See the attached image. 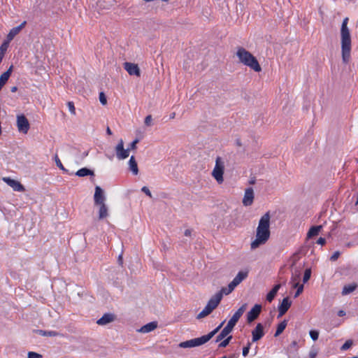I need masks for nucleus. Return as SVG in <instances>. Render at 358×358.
I'll use <instances>...</instances> for the list:
<instances>
[{
    "label": "nucleus",
    "mask_w": 358,
    "mask_h": 358,
    "mask_svg": "<svg viewBox=\"0 0 358 358\" xmlns=\"http://www.w3.org/2000/svg\"><path fill=\"white\" fill-rule=\"evenodd\" d=\"M184 234L185 236H190L192 234V230L191 229H186L184 232Z\"/></svg>",
    "instance_id": "nucleus-49"
},
{
    "label": "nucleus",
    "mask_w": 358,
    "mask_h": 358,
    "mask_svg": "<svg viewBox=\"0 0 358 358\" xmlns=\"http://www.w3.org/2000/svg\"><path fill=\"white\" fill-rule=\"evenodd\" d=\"M10 41H8V40L6 39V41H4L1 45L0 46V55L1 57H3L4 56V54L6 52V51L7 50V48L8 47V44Z\"/></svg>",
    "instance_id": "nucleus-29"
},
{
    "label": "nucleus",
    "mask_w": 358,
    "mask_h": 358,
    "mask_svg": "<svg viewBox=\"0 0 358 358\" xmlns=\"http://www.w3.org/2000/svg\"><path fill=\"white\" fill-rule=\"evenodd\" d=\"M55 163L57 166L62 171H66V169L64 167L63 164H62L60 159L58 158V157L55 156Z\"/></svg>",
    "instance_id": "nucleus-38"
},
{
    "label": "nucleus",
    "mask_w": 358,
    "mask_h": 358,
    "mask_svg": "<svg viewBox=\"0 0 358 358\" xmlns=\"http://www.w3.org/2000/svg\"><path fill=\"white\" fill-rule=\"evenodd\" d=\"M99 101L102 105H106L107 103V99L103 92L99 93Z\"/></svg>",
    "instance_id": "nucleus-36"
},
{
    "label": "nucleus",
    "mask_w": 358,
    "mask_h": 358,
    "mask_svg": "<svg viewBox=\"0 0 358 358\" xmlns=\"http://www.w3.org/2000/svg\"><path fill=\"white\" fill-rule=\"evenodd\" d=\"M124 68L130 76H141V70L138 64L131 62H124Z\"/></svg>",
    "instance_id": "nucleus-12"
},
{
    "label": "nucleus",
    "mask_w": 358,
    "mask_h": 358,
    "mask_svg": "<svg viewBox=\"0 0 358 358\" xmlns=\"http://www.w3.org/2000/svg\"><path fill=\"white\" fill-rule=\"evenodd\" d=\"M280 287V284L275 285L274 287L267 294L266 300L268 302H271L273 300Z\"/></svg>",
    "instance_id": "nucleus-24"
},
{
    "label": "nucleus",
    "mask_w": 358,
    "mask_h": 358,
    "mask_svg": "<svg viewBox=\"0 0 358 358\" xmlns=\"http://www.w3.org/2000/svg\"><path fill=\"white\" fill-rule=\"evenodd\" d=\"M119 260L122 261V256L121 255L119 257Z\"/></svg>",
    "instance_id": "nucleus-56"
},
{
    "label": "nucleus",
    "mask_w": 358,
    "mask_h": 358,
    "mask_svg": "<svg viewBox=\"0 0 358 358\" xmlns=\"http://www.w3.org/2000/svg\"><path fill=\"white\" fill-rule=\"evenodd\" d=\"M353 345L352 340H348L345 343L341 346V350H347Z\"/></svg>",
    "instance_id": "nucleus-33"
},
{
    "label": "nucleus",
    "mask_w": 358,
    "mask_h": 358,
    "mask_svg": "<svg viewBox=\"0 0 358 358\" xmlns=\"http://www.w3.org/2000/svg\"><path fill=\"white\" fill-rule=\"evenodd\" d=\"M349 18L345 17L341 27V44L342 60L347 64L350 59L352 40L350 29L348 27Z\"/></svg>",
    "instance_id": "nucleus-2"
},
{
    "label": "nucleus",
    "mask_w": 358,
    "mask_h": 358,
    "mask_svg": "<svg viewBox=\"0 0 358 358\" xmlns=\"http://www.w3.org/2000/svg\"><path fill=\"white\" fill-rule=\"evenodd\" d=\"M222 297L221 294L215 293L208 301L205 308L197 315L196 319H202L210 315L220 304Z\"/></svg>",
    "instance_id": "nucleus-5"
},
{
    "label": "nucleus",
    "mask_w": 358,
    "mask_h": 358,
    "mask_svg": "<svg viewBox=\"0 0 358 358\" xmlns=\"http://www.w3.org/2000/svg\"><path fill=\"white\" fill-rule=\"evenodd\" d=\"M116 157L119 160L127 159L129 156V148L124 149V141L120 139L115 147Z\"/></svg>",
    "instance_id": "nucleus-9"
},
{
    "label": "nucleus",
    "mask_w": 358,
    "mask_h": 358,
    "mask_svg": "<svg viewBox=\"0 0 358 358\" xmlns=\"http://www.w3.org/2000/svg\"><path fill=\"white\" fill-rule=\"evenodd\" d=\"M224 162L220 157H217L215 160V166L212 171V176L219 184L222 183L224 181Z\"/></svg>",
    "instance_id": "nucleus-7"
},
{
    "label": "nucleus",
    "mask_w": 358,
    "mask_h": 358,
    "mask_svg": "<svg viewBox=\"0 0 358 358\" xmlns=\"http://www.w3.org/2000/svg\"><path fill=\"white\" fill-rule=\"evenodd\" d=\"M128 165L129 170L133 173L134 175H137L138 173V164L134 156L130 157Z\"/></svg>",
    "instance_id": "nucleus-21"
},
{
    "label": "nucleus",
    "mask_w": 358,
    "mask_h": 358,
    "mask_svg": "<svg viewBox=\"0 0 358 358\" xmlns=\"http://www.w3.org/2000/svg\"><path fill=\"white\" fill-rule=\"evenodd\" d=\"M229 358H232V357H229Z\"/></svg>",
    "instance_id": "nucleus-58"
},
{
    "label": "nucleus",
    "mask_w": 358,
    "mask_h": 358,
    "mask_svg": "<svg viewBox=\"0 0 358 358\" xmlns=\"http://www.w3.org/2000/svg\"><path fill=\"white\" fill-rule=\"evenodd\" d=\"M157 327V323L156 322H152L150 323H148L147 324L143 326L140 329L139 331L141 333H148L153 330H155Z\"/></svg>",
    "instance_id": "nucleus-22"
},
{
    "label": "nucleus",
    "mask_w": 358,
    "mask_h": 358,
    "mask_svg": "<svg viewBox=\"0 0 358 358\" xmlns=\"http://www.w3.org/2000/svg\"><path fill=\"white\" fill-rule=\"evenodd\" d=\"M250 345H251V343H248L247 346L243 348V357H246L248 355Z\"/></svg>",
    "instance_id": "nucleus-41"
},
{
    "label": "nucleus",
    "mask_w": 358,
    "mask_h": 358,
    "mask_svg": "<svg viewBox=\"0 0 358 358\" xmlns=\"http://www.w3.org/2000/svg\"><path fill=\"white\" fill-rule=\"evenodd\" d=\"M248 276L247 271H240L238 273L236 276L233 279V280L228 285L227 287H223L218 294H221L222 297L223 295H228L231 293L234 289L237 287L243 280H245Z\"/></svg>",
    "instance_id": "nucleus-6"
},
{
    "label": "nucleus",
    "mask_w": 358,
    "mask_h": 358,
    "mask_svg": "<svg viewBox=\"0 0 358 358\" xmlns=\"http://www.w3.org/2000/svg\"><path fill=\"white\" fill-rule=\"evenodd\" d=\"M322 229V225L312 227L307 233V238H311L312 237L317 236Z\"/></svg>",
    "instance_id": "nucleus-23"
},
{
    "label": "nucleus",
    "mask_w": 358,
    "mask_h": 358,
    "mask_svg": "<svg viewBox=\"0 0 358 358\" xmlns=\"http://www.w3.org/2000/svg\"><path fill=\"white\" fill-rule=\"evenodd\" d=\"M357 285L356 283L345 285L343 288L342 294L347 295L352 292L357 288Z\"/></svg>",
    "instance_id": "nucleus-25"
},
{
    "label": "nucleus",
    "mask_w": 358,
    "mask_h": 358,
    "mask_svg": "<svg viewBox=\"0 0 358 358\" xmlns=\"http://www.w3.org/2000/svg\"><path fill=\"white\" fill-rule=\"evenodd\" d=\"M345 315V312L343 310H341L338 312V315L339 317H342V316H344Z\"/></svg>",
    "instance_id": "nucleus-51"
},
{
    "label": "nucleus",
    "mask_w": 358,
    "mask_h": 358,
    "mask_svg": "<svg viewBox=\"0 0 358 358\" xmlns=\"http://www.w3.org/2000/svg\"><path fill=\"white\" fill-rule=\"evenodd\" d=\"M141 190H142V192H143L146 195H148L149 197H150V198L152 197L151 192L150 191V189H149L147 187H145V186L143 187H142V189H141Z\"/></svg>",
    "instance_id": "nucleus-46"
},
{
    "label": "nucleus",
    "mask_w": 358,
    "mask_h": 358,
    "mask_svg": "<svg viewBox=\"0 0 358 358\" xmlns=\"http://www.w3.org/2000/svg\"><path fill=\"white\" fill-rule=\"evenodd\" d=\"M231 338H232V337H231V336H228L226 339H224V341H222L219 344V347H220V348H225V347H227V346L229 345V342H230V341H231Z\"/></svg>",
    "instance_id": "nucleus-34"
},
{
    "label": "nucleus",
    "mask_w": 358,
    "mask_h": 358,
    "mask_svg": "<svg viewBox=\"0 0 358 358\" xmlns=\"http://www.w3.org/2000/svg\"><path fill=\"white\" fill-rule=\"evenodd\" d=\"M106 131H107V134H108L109 135L112 134L111 130L110 129L109 127L107 128Z\"/></svg>",
    "instance_id": "nucleus-53"
},
{
    "label": "nucleus",
    "mask_w": 358,
    "mask_h": 358,
    "mask_svg": "<svg viewBox=\"0 0 358 358\" xmlns=\"http://www.w3.org/2000/svg\"><path fill=\"white\" fill-rule=\"evenodd\" d=\"M116 317L113 313H105L100 319L96 321V324L100 326H105L115 321Z\"/></svg>",
    "instance_id": "nucleus-17"
},
{
    "label": "nucleus",
    "mask_w": 358,
    "mask_h": 358,
    "mask_svg": "<svg viewBox=\"0 0 358 358\" xmlns=\"http://www.w3.org/2000/svg\"><path fill=\"white\" fill-rule=\"evenodd\" d=\"M303 291V285H301L298 287L297 290L294 294V297L299 296Z\"/></svg>",
    "instance_id": "nucleus-44"
},
{
    "label": "nucleus",
    "mask_w": 358,
    "mask_h": 358,
    "mask_svg": "<svg viewBox=\"0 0 358 358\" xmlns=\"http://www.w3.org/2000/svg\"><path fill=\"white\" fill-rule=\"evenodd\" d=\"M38 332L40 335L42 336H55L57 335V333L55 331H44L42 330H38Z\"/></svg>",
    "instance_id": "nucleus-32"
},
{
    "label": "nucleus",
    "mask_w": 358,
    "mask_h": 358,
    "mask_svg": "<svg viewBox=\"0 0 358 358\" xmlns=\"http://www.w3.org/2000/svg\"><path fill=\"white\" fill-rule=\"evenodd\" d=\"M94 201L95 206L106 203V196L104 194V191L99 186H96L95 187Z\"/></svg>",
    "instance_id": "nucleus-13"
},
{
    "label": "nucleus",
    "mask_w": 358,
    "mask_h": 358,
    "mask_svg": "<svg viewBox=\"0 0 358 358\" xmlns=\"http://www.w3.org/2000/svg\"><path fill=\"white\" fill-rule=\"evenodd\" d=\"M175 116H176V113H172L170 115V118L171 119H173L175 118Z\"/></svg>",
    "instance_id": "nucleus-54"
},
{
    "label": "nucleus",
    "mask_w": 358,
    "mask_h": 358,
    "mask_svg": "<svg viewBox=\"0 0 358 358\" xmlns=\"http://www.w3.org/2000/svg\"><path fill=\"white\" fill-rule=\"evenodd\" d=\"M264 335V327L261 323H258L255 329L252 331V341L256 342L259 341Z\"/></svg>",
    "instance_id": "nucleus-18"
},
{
    "label": "nucleus",
    "mask_w": 358,
    "mask_h": 358,
    "mask_svg": "<svg viewBox=\"0 0 358 358\" xmlns=\"http://www.w3.org/2000/svg\"><path fill=\"white\" fill-rule=\"evenodd\" d=\"M290 283L292 284V286L293 288H298V287L301 285H299V282H290Z\"/></svg>",
    "instance_id": "nucleus-50"
},
{
    "label": "nucleus",
    "mask_w": 358,
    "mask_h": 358,
    "mask_svg": "<svg viewBox=\"0 0 358 358\" xmlns=\"http://www.w3.org/2000/svg\"><path fill=\"white\" fill-rule=\"evenodd\" d=\"M69 110L72 115H76V108L73 102L69 101L67 103Z\"/></svg>",
    "instance_id": "nucleus-37"
},
{
    "label": "nucleus",
    "mask_w": 358,
    "mask_h": 358,
    "mask_svg": "<svg viewBox=\"0 0 358 358\" xmlns=\"http://www.w3.org/2000/svg\"><path fill=\"white\" fill-rule=\"evenodd\" d=\"M2 180L9 185L14 191L24 192L25 190L24 186L16 180L11 179L8 177H3Z\"/></svg>",
    "instance_id": "nucleus-10"
},
{
    "label": "nucleus",
    "mask_w": 358,
    "mask_h": 358,
    "mask_svg": "<svg viewBox=\"0 0 358 358\" xmlns=\"http://www.w3.org/2000/svg\"><path fill=\"white\" fill-rule=\"evenodd\" d=\"M230 333L225 329L224 328L222 330L220 334L217 336L216 338V342H219L221 340H222L224 338H225L227 335H229Z\"/></svg>",
    "instance_id": "nucleus-30"
},
{
    "label": "nucleus",
    "mask_w": 358,
    "mask_h": 358,
    "mask_svg": "<svg viewBox=\"0 0 358 358\" xmlns=\"http://www.w3.org/2000/svg\"><path fill=\"white\" fill-rule=\"evenodd\" d=\"M27 356L28 358H42L41 355L34 352H29Z\"/></svg>",
    "instance_id": "nucleus-39"
},
{
    "label": "nucleus",
    "mask_w": 358,
    "mask_h": 358,
    "mask_svg": "<svg viewBox=\"0 0 358 358\" xmlns=\"http://www.w3.org/2000/svg\"><path fill=\"white\" fill-rule=\"evenodd\" d=\"M352 358H358V357H352Z\"/></svg>",
    "instance_id": "nucleus-57"
},
{
    "label": "nucleus",
    "mask_w": 358,
    "mask_h": 358,
    "mask_svg": "<svg viewBox=\"0 0 358 358\" xmlns=\"http://www.w3.org/2000/svg\"><path fill=\"white\" fill-rule=\"evenodd\" d=\"M152 116L151 115H148L145 118V125L151 126L152 125Z\"/></svg>",
    "instance_id": "nucleus-43"
},
{
    "label": "nucleus",
    "mask_w": 358,
    "mask_h": 358,
    "mask_svg": "<svg viewBox=\"0 0 358 358\" xmlns=\"http://www.w3.org/2000/svg\"><path fill=\"white\" fill-rule=\"evenodd\" d=\"M27 22L24 21L20 25L11 29L6 36L8 41H11L17 34H19L22 29L24 28Z\"/></svg>",
    "instance_id": "nucleus-15"
},
{
    "label": "nucleus",
    "mask_w": 358,
    "mask_h": 358,
    "mask_svg": "<svg viewBox=\"0 0 358 358\" xmlns=\"http://www.w3.org/2000/svg\"><path fill=\"white\" fill-rule=\"evenodd\" d=\"M224 323V321H223L217 328H215L213 331H212L207 335H204L199 338H195L191 340L181 342L179 343L178 346L181 348H191L205 344L209 340H210L215 334L218 332V331L223 326Z\"/></svg>",
    "instance_id": "nucleus-4"
},
{
    "label": "nucleus",
    "mask_w": 358,
    "mask_h": 358,
    "mask_svg": "<svg viewBox=\"0 0 358 358\" xmlns=\"http://www.w3.org/2000/svg\"><path fill=\"white\" fill-rule=\"evenodd\" d=\"M262 310V306L259 304H256L253 308L248 313L247 320L248 322H252L257 318Z\"/></svg>",
    "instance_id": "nucleus-14"
},
{
    "label": "nucleus",
    "mask_w": 358,
    "mask_h": 358,
    "mask_svg": "<svg viewBox=\"0 0 358 358\" xmlns=\"http://www.w3.org/2000/svg\"><path fill=\"white\" fill-rule=\"evenodd\" d=\"M29 123L24 115H17V127L20 132L27 134L29 129Z\"/></svg>",
    "instance_id": "nucleus-8"
},
{
    "label": "nucleus",
    "mask_w": 358,
    "mask_h": 358,
    "mask_svg": "<svg viewBox=\"0 0 358 358\" xmlns=\"http://www.w3.org/2000/svg\"><path fill=\"white\" fill-rule=\"evenodd\" d=\"M270 219L269 213L262 216L256 230L255 238L250 243V248L255 250L264 245L270 237Z\"/></svg>",
    "instance_id": "nucleus-1"
},
{
    "label": "nucleus",
    "mask_w": 358,
    "mask_h": 358,
    "mask_svg": "<svg viewBox=\"0 0 358 358\" xmlns=\"http://www.w3.org/2000/svg\"><path fill=\"white\" fill-rule=\"evenodd\" d=\"M138 143V139H135L133 142L131 143V144L129 145V147L128 148H129V150H136V145L137 143Z\"/></svg>",
    "instance_id": "nucleus-45"
},
{
    "label": "nucleus",
    "mask_w": 358,
    "mask_h": 358,
    "mask_svg": "<svg viewBox=\"0 0 358 358\" xmlns=\"http://www.w3.org/2000/svg\"><path fill=\"white\" fill-rule=\"evenodd\" d=\"M17 87L14 86V87H11L10 91L12 92H15L17 91Z\"/></svg>",
    "instance_id": "nucleus-52"
},
{
    "label": "nucleus",
    "mask_w": 358,
    "mask_h": 358,
    "mask_svg": "<svg viewBox=\"0 0 358 358\" xmlns=\"http://www.w3.org/2000/svg\"><path fill=\"white\" fill-rule=\"evenodd\" d=\"M76 175L79 176V177H84V176H93L94 175V172L87 168H83L80 170H78L76 173Z\"/></svg>",
    "instance_id": "nucleus-26"
},
{
    "label": "nucleus",
    "mask_w": 358,
    "mask_h": 358,
    "mask_svg": "<svg viewBox=\"0 0 358 358\" xmlns=\"http://www.w3.org/2000/svg\"><path fill=\"white\" fill-rule=\"evenodd\" d=\"M286 327H287V321L286 320H284L282 322H280L278 325L277 330H276L274 336L275 337H277L280 334H281L283 332V331L285 330V329L286 328Z\"/></svg>",
    "instance_id": "nucleus-27"
},
{
    "label": "nucleus",
    "mask_w": 358,
    "mask_h": 358,
    "mask_svg": "<svg viewBox=\"0 0 358 358\" xmlns=\"http://www.w3.org/2000/svg\"><path fill=\"white\" fill-rule=\"evenodd\" d=\"M310 275H311V271L310 268H307L305 271L303 278V281L304 283L307 282L310 280Z\"/></svg>",
    "instance_id": "nucleus-31"
},
{
    "label": "nucleus",
    "mask_w": 358,
    "mask_h": 358,
    "mask_svg": "<svg viewBox=\"0 0 358 358\" xmlns=\"http://www.w3.org/2000/svg\"><path fill=\"white\" fill-rule=\"evenodd\" d=\"M341 253L339 251H336L330 257V260L331 261H336L338 259V258L339 257Z\"/></svg>",
    "instance_id": "nucleus-42"
},
{
    "label": "nucleus",
    "mask_w": 358,
    "mask_h": 358,
    "mask_svg": "<svg viewBox=\"0 0 358 358\" xmlns=\"http://www.w3.org/2000/svg\"><path fill=\"white\" fill-rule=\"evenodd\" d=\"M292 302L289 301L288 297H285L282 299L280 305L278 307V317H280L284 315L288 309L290 308Z\"/></svg>",
    "instance_id": "nucleus-16"
},
{
    "label": "nucleus",
    "mask_w": 358,
    "mask_h": 358,
    "mask_svg": "<svg viewBox=\"0 0 358 358\" xmlns=\"http://www.w3.org/2000/svg\"><path fill=\"white\" fill-rule=\"evenodd\" d=\"M317 352L315 350H312L309 352V357L310 358H315L317 356Z\"/></svg>",
    "instance_id": "nucleus-47"
},
{
    "label": "nucleus",
    "mask_w": 358,
    "mask_h": 358,
    "mask_svg": "<svg viewBox=\"0 0 358 358\" xmlns=\"http://www.w3.org/2000/svg\"><path fill=\"white\" fill-rule=\"evenodd\" d=\"M309 334H310V338L313 341L317 340L318 336H319V332L317 331L311 330V331H310Z\"/></svg>",
    "instance_id": "nucleus-35"
},
{
    "label": "nucleus",
    "mask_w": 358,
    "mask_h": 358,
    "mask_svg": "<svg viewBox=\"0 0 358 358\" xmlns=\"http://www.w3.org/2000/svg\"><path fill=\"white\" fill-rule=\"evenodd\" d=\"M236 55L238 61L243 64L250 67L256 72H260L262 71V68L257 59L245 48L238 47Z\"/></svg>",
    "instance_id": "nucleus-3"
},
{
    "label": "nucleus",
    "mask_w": 358,
    "mask_h": 358,
    "mask_svg": "<svg viewBox=\"0 0 358 358\" xmlns=\"http://www.w3.org/2000/svg\"><path fill=\"white\" fill-rule=\"evenodd\" d=\"M255 199L254 190L252 187H248L245 190L244 196L242 201L244 206H250L253 203Z\"/></svg>",
    "instance_id": "nucleus-11"
},
{
    "label": "nucleus",
    "mask_w": 358,
    "mask_h": 358,
    "mask_svg": "<svg viewBox=\"0 0 358 358\" xmlns=\"http://www.w3.org/2000/svg\"><path fill=\"white\" fill-rule=\"evenodd\" d=\"M246 308V304H243L242 306H241L229 321L236 324L243 313L245 311Z\"/></svg>",
    "instance_id": "nucleus-19"
},
{
    "label": "nucleus",
    "mask_w": 358,
    "mask_h": 358,
    "mask_svg": "<svg viewBox=\"0 0 358 358\" xmlns=\"http://www.w3.org/2000/svg\"><path fill=\"white\" fill-rule=\"evenodd\" d=\"M317 243L321 245H324L326 243V240L324 238L320 237L317 241Z\"/></svg>",
    "instance_id": "nucleus-48"
},
{
    "label": "nucleus",
    "mask_w": 358,
    "mask_h": 358,
    "mask_svg": "<svg viewBox=\"0 0 358 358\" xmlns=\"http://www.w3.org/2000/svg\"><path fill=\"white\" fill-rule=\"evenodd\" d=\"M292 344L293 346H296L297 343H296V341H293Z\"/></svg>",
    "instance_id": "nucleus-55"
},
{
    "label": "nucleus",
    "mask_w": 358,
    "mask_h": 358,
    "mask_svg": "<svg viewBox=\"0 0 358 358\" xmlns=\"http://www.w3.org/2000/svg\"><path fill=\"white\" fill-rule=\"evenodd\" d=\"M235 325L236 324L229 321L224 329H227L229 333H231Z\"/></svg>",
    "instance_id": "nucleus-40"
},
{
    "label": "nucleus",
    "mask_w": 358,
    "mask_h": 358,
    "mask_svg": "<svg viewBox=\"0 0 358 358\" xmlns=\"http://www.w3.org/2000/svg\"><path fill=\"white\" fill-rule=\"evenodd\" d=\"M301 276V272L298 269H295L294 272H292V278H291V282H299Z\"/></svg>",
    "instance_id": "nucleus-28"
},
{
    "label": "nucleus",
    "mask_w": 358,
    "mask_h": 358,
    "mask_svg": "<svg viewBox=\"0 0 358 358\" xmlns=\"http://www.w3.org/2000/svg\"><path fill=\"white\" fill-rule=\"evenodd\" d=\"M99 207V220H101L108 217V207L106 203L96 205Z\"/></svg>",
    "instance_id": "nucleus-20"
}]
</instances>
